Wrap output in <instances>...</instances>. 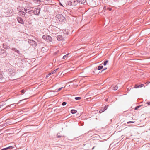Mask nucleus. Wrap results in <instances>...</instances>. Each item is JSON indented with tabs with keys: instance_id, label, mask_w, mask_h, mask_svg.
I'll return each instance as SVG.
<instances>
[{
	"instance_id": "nucleus-1",
	"label": "nucleus",
	"mask_w": 150,
	"mask_h": 150,
	"mask_svg": "<svg viewBox=\"0 0 150 150\" xmlns=\"http://www.w3.org/2000/svg\"><path fill=\"white\" fill-rule=\"evenodd\" d=\"M65 17L62 14L57 15V22H62L65 20Z\"/></svg>"
},
{
	"instance_id": "nucleus-2",
	"label": "nucleus",
	"mask_w": 150,
	"mask_h": 150,
	"mask_svg": "<svg viewBox=\"0 0 150 150\" xmlns=\"http://www.w3.org/2000/svg\"><path fill=\"white\" fill-rule=\"evenodd\" d=\"M42 38L45 41L50 42H51L52 40V38L50 36L47 35H45L42 36Z\"/></svg>"
},
{
	"instance_id": "nucleus-3",
	"label": "nucleus",
	"mask_w": 150,
	"mask_h": 150,
	"mask_svg": "<svg viewBox=\"0 0 150 150\" xmlns=\"http://www.w3.org/2000/svg\"><path fill=\"white\" fill-rule=\"evenodd\" d=\"M40 8H36L34 10H33L34 14L35 15H38L40 13Z\"/></svg>"
},
{
	"instance_id": "nucleus-4",
	"label": "nucleus",
	"mask_w": 150,
	"mask_h": 150,
	"mask_svg": "<svg viewBox=\"0 0 150 150\" xmlns=\"http://www.w3.org/2000/svg\"><path fill=\"white\" fill-rule=\"evenodd\" d=\"M28 42L30 45L34 47H36L37 45L36 42L34 40H29Z\"/></svg>"
},
{
	"instance_id": "nucleus-5",
	"label": "nucleus",
	"mask_w": 150,
	"mask_h": 150,
	"mask_svg": "<svg viewBox=\"0 0 150 150\" xmlns=\"http://www.w3.org/2000/svg\"><path fill=\"white\" fill-rule=\"evenodd\" d=\"M24 11L26 13L30 14V13L33 11V10L30 9L29 7H25Z\"/></svg>"
},
{
	"instance_id": "nucleus-6",
	"label": "nucleus",
	"mask_w": 150,
	"mask_h": 150,
	"mask_svg": "<svg viewBox=\"0 0 150 150\" xmlns=\"http://www.w3.org/2000/svg\"><path fill=\"white\" fill-rule=\"evenodd\" d=\"M17 19L18 22L22 24H23L24 23V21L20 17H18L17 18Z\"/></svg>"
},
{
	"instance_id": "nucleus-7",
	"label": "nucleus",
	"mask_w": 150,
	"mask_h": 150,
	"mask_svg": "<svg viewBox=\"0 0 150 150\" xmlns=\"http://www.w3.org/2000/svg\"><path fill=\"white\" fill-rule=\"evenodd\" d=\"M72 2V6H76L78 3V1H77V0H72L71 1Z\"/></svg>"
},
{
	"instance_id": "nucleus-8",
	"label": "nucleus",
	"mask_w": 150,
	"mask_h": 150,
	"mask_svg": "<svg viewBox=\"0 0 150 150\" xmlns=\"http://www.w3.org/2000/svg\"><path fill=\"white\" fill-rule=\"evenodd\" d=\"M5 81V79L2 75L0 74V83H4Z\"/></svg>"
},
{
	"instance_id": "nucleus-9",
	"label": "nucleus",
	"mask_w": 150,
	"mask_h": 150,
	"mask_svg": "<svg viewBox=\"0 0 150 150\" xmlns=\"http://www.w3.org/2000/svg\"><path fill=\"white\" fill-rule=\"evenodd\" d=\"M63 39V38L62 35H57V40L58 41H61Z\"/></svg>"
},
{
	"instance_id": "nucleus-10",
	"label": "nucleus",
	"mask_w": 150,
	"mask_h": 150,
	"mask_svg": "<svg viewBox=\"0 0 150 150\" xmlns=\"http://www.w3.org/2000/svg\"><path fill=\"white\" fill-rule=\"evenodd\" d=\"M12 50L16 52L18 54H20V51H19L16 48H12Z\"/></svg>"
},
{
	"instance_id": "nucleus-11",
	"label": "nucleus",
	"mask_w": 150,
	"mask_h": 150,
	"mask_svg": "<svg viewBox=\"0 0 150 150\" xmlns=\"http://www.w3.org/2000/svg\"><path fill=\"white\" fill-rule=\"evenodd\" d=\"M72 2L71 1H69L67 2V5L68 6H72Z\"/></svg>"
},
{
	"instance_id": "nucleus-12",
	"label": "nucleus",
	"mask_w": 150,
	"mask_h": 150,
	"mask_svg": "<svg viewBox=\"0 0 150 150\" xmlns=\"http://www.w3.org/2000/svg\"><path fill=\"white\" fill-rule=\"evenodd\" d=\"M86 0H77V1L79 3H80L81 4L84 3L86 1Z\"/></svg>"
},
{
	"instance_id": "nucleus-13",
	"label": "nucleus",
	"mask_w": 150,
	"mask_h": 150,
	"mask_svg": "<svg viewBox=\"0 0 150 150\" xmlns=\"http://www.w3.org/2000/svg\"><path fill=\"white\" fill-rule=\"evenodd\" d=\"M118 87L117 85H115L112 87V89L114 90H116L117 89Z\"/></svg>"
},
{
	"instance_id": "nucleus-14",
	"label": "nucleus",
	"mask_w": 150,
	"mask_h": 150,
	"mask_svg": "<svg viewBox=\"0 0 150 150\" xmlns=\"http://www.w3.org/2000/svg\"><path fill=\"white\" fill-rule=\"evenodd\" d=\"M77 112V111L76 110L74 109L71 110V112L73 114L76 113Z\"/></svg>"
},
{
	"instance_id": "nucleus-15",
	"label": "nucleus",
	"mask_w": 150,
	"mask_h": 150,
	"mask_svg": "<svg viewBox=\"0 0 150 150\" xmlns=\"http://www.w3.org/2000/svg\"><path fill=\"white\" fill-rule=\"evenodd\" d=\"M103 66L102 65H100L98 66L97 68V70H101L103 68Z\"/></svg>"
},
{
	"instance_id": "nucleus-16",
	"label": "nucleus",
	"mask_w": 150,
	"mask_h": 150,
	"mask_svg": "<svg viewBox=\"0 0 150 150\" xmlns=\"http://www.w3.org/2000/svg\"><path fill=\"white\" fill-rule=\"evenodd\" d=\"M56 72V69L53 71L51 73H49L48 74V75L49 76L50 75L52 74H54V73H55Z\"/></svg>"
},
{
	"instance_id": "nucleus-17",
	"label": "nucleus",
	"mask_w": 150,
	"mask_h": 150,
	"mask_svg": "<svg viewBox=\"0 0 150 150\" xmlns=\"http://www.w3.org/2000/svg\"><path fill=\"white\" fill-rule=\"evenodd\" d=\"M69 54V53H68V54H67L66 55L64 56L63 57V59H66L67 58V57H68V55Z\"/></svg>"
},
{
	"instance_id": "nucleus-18",
	"label": "nucleus",
	"mask_w": 150,
	"mask_h": 150,
	"mask_svg": "<svg viewBox=\"0 0 150 150\" xmlns=\"http://www.w3.org/2000/svg\"><path fill=\"white\" fill-rule=\"evenodd\" d=\"M14 104H11L9 105L6 106L5 108H7L8 107H10L11 106H12L13 107H14V106H15V105L14 106Z\"/></svg>"
},
{
	"instance_id": "nucleus-19",
	"label": "nucleus",
	"mask_w": 150,
	"mask_h": 150,
	"mask_svg": "<svg viewBox=\"0 0 150 150\" xmlns=\"http://www.w3.org/2000/svg\"><path fill=\"white\" fill-rule=\"evenodd\" d=\"M65 86L64 87H62L61 88H59L58 89H57V93L59 91H60L61 90H62V89L63 88H65Z\"/></svg>"
},
{
	"instance_id": "nucleus-20",
	"label": "nucleus",
	"mask_w": 150,
	"mask_h": 150,
	"mask_svg": "<svg viewBox=\"0 0 150 150\" xmlns=\"http://www.w3.org/2000/svg\"><path fill=\"white\" fill-rule=\"evenodd\" d=\"M13 148V147L12 146H9L5 148V149H6V150H7L8 149H12Z\"/></svg>"
},
{
	"instance_id": "nucleus-21",
	"label": "nucleus",
	"mask_w": 150,
	"mask_h": 150,
	"mask_svg": "<svg viewBox=\"0 0 150 150\" xmlns=\"http://www.w3.org/2000/svg\"><path fill=\"white\" fill-rule=\"evenodd\" d=\"M20 13L23 15L25 16L26 13L23 11H21L20 12Z\"/></svg>"
},
{
	"instance_id": "nucleus-22",
	"label": "nucleus",
	"mask_w": 150,
	"mask_h": 150,
	"mask_svg": "<svg viewBox=\"0 0 150 150\" xmlns=\"http://www.w3.org/2000/svg\"><path fill=\"white\" fill-rule=\"evenodd\" d=\"M108 108V106L107 105H106L104 108V111H105L107 110Z\"/></svg>"
},
{
	"instance_id": "nucleus-23",
	"label": "nucleus",
	"mask_w": 150,
	"mask_h": 150,
	"mask_svg": "<svg viewBox=\"0 0 150 150\" xmlns=\"http://www.w3.org/2000/svg\"><path fill=\"white\" fill-rule=\"evenodd\" d=\"M108 60H106L104 61L103 64L104 65H106L107 64V63H108Z\"/></svg>"
},
{
	"instance_id": "nucleus-24",
	"label": "nucleus",
	"mask_w": 150,
	"mask_h": 150,
	"mask_svg": "<svg viewBox=\"0 0 150 150\" xmlns=\"http://www.w3.org/2000/svg\"><path fill=\"white\" fill-rule=\"evenodd\" d=\"M75 99L77 100H80L81 99V98L80 97H76L75 98Z\"/></svg>"
},
{
	"instance_id": "nucleus-25",
	"label": "nucleus",
	"mask_w": 150,
	"mask_h": 150,
	"mask_svg": "<svg viewBox=\"0 0 150 150\" xmlns=\"http://www.w3.org/2000/svg\"><path fill=\"white\" fill-rule=\"evenodd\" d=\"M144 86V85L143 84H140L139 85V88H141L142 87H143Z\"/></svg>"
},
{
	"instance_id": "nucleus-26",
	"label": "nucleus",
	"mask_w": 150,
	"mask_h": 150,
	"mask_svg": "<svg viewBox=\"0 0 150 150\" xmlns=\"http://www.w3.org/2000/svg\"><path fill=\"white\" fill-rule=\"evenodd\" d=\"M134 88H139V85H138L137 84L135 85L134 86Z\"/></svg>"
},
{
	"instance_id": "nucleus-27",
	"label": "nucleus",
	"mask_w": 150,
	"mask_h": 150,
	"mask_svg": "<svg viewBox=\"0 0 150 150\" xmlns=\"http://www.w3.org/2000/svg\"><path fill=\"white\" fill-rule=\"evenodd\" d=\"M134 122H134V121H129V122H127V123L129 124L131 123H134Z\"/></svg>"
},
{
	"instance_id": "nucleus-28",
	"label": "nucleus",
	"mask_w": 150,
	"mask_h": 150,
	"mask_svg": "<svg viewBox=\"0 0 150 150\" xmlns=\"http://www.w3.org/2000/svg\"><path fill=\"white\" fill-rule=\"evenodd\" d=\"M67 104L66 102H64L62 103V105L63 106H64L65 105Z\"/></svg>"
},
{
	"instance_id": "nucleus-29",
	"label": "nucleus",
	"mask_w": 150,
	"mask_h": 150,
	"mask_svg": "<svg viewBox=\"0 0 150 150\" xmlns=\"http://www.w3.org/2000/svg\"><path fill=\"white\" fill-rule=\"evenodd\" d=\"M139 107H140L139 106H137L135 108V110H137L138 109V108H139Z\"/></svg>"
},
{
	"instance_id": "nucleus-30",
	"label": "nucleus",
	"mask_w": 150,
	"mask_h": 150,
	"mask_svg": "<svg viewBox=\"0 0 150 150\" xmlns=\"http://www.w3.org/2000/svg\"><path fill=\"white\" fill-rule=\"evenodd\" d=\"M104 111V110H102V109H101L99 111V112L100 113H101L103 112L104 111Z\"/></svg>"
},
{
	"instance_id": "nucleus-31",
	"label": "nucleus",
	"mask_w": 150,
	"mask_h": 150,
	"mask_svg": "<svg viewBox=\"0 0 150 150\" xmlns=\"http://www.w3.org/2000/svg\"><path fill=\"white\" fill-rule=\"evenodd\" d=\"M107 9L108 10H109L110 11L112 10V8H108Z\"/></svg>"
},
{
	"instance_id": "nucleus-32",
	"label": "nucleus",
	"mask_w": 150,
	"mask_h": 150,
	"mask_svg": "<svg viewBox=\"0 0 150 150\" xmlns=\"http://www.w3.org/2000/svg\"><path fill=\"white\" fill-rule=\"evenodd\" d=\"M21 92L22 93H24V90H21Z\"/></svg>"
},
{
	"instance_id": "nucleus-33",
	"label": "nucleus",
	"mask_w": 150,
	"mask_h": 150,
	"mask_svg": "<svg viewBox=\"0 0 150 150\" xmlns=\"http://www.w3.org/2000/svg\"><path fill=\"white\" fill-rule=\"evenodd\" d=\"M107 69V68H105L101 72V73L102 72H103V71H104V70H106V69Z\"/></svg>"
},
{
	"instance_id": "nucleus-34",
	"label": "nucleus",
	"mask_w": 150,
	"mask_h": 150,
	"mask_svg": "<svg viewBox=\"0 0 150 150\" xmlns=\"http://www.w3.org/2000/svg\"><path fill=\"white\" fill-rule=\"evenodd\" d=\"M59 1V4H60L61 6H63H63L62 4H61L60 2H59V1Z\"/></svg>"
},
{
	"instance_id": "nucleus-35",
	"label": "nucleus",
	"mask_w": 150,
	"mask_h": 150,
	"mask_svg": "<svg viewBox=\"0 0 150 150\" xmlns=\"http://www.w3.org/2000/svg\"><path fill=\"white\" fill-rule=\"evenodd\" d=\"M5 105V104H3L2 105H0V108H1L4 105Z\"/></svg>"
},
{
	"instance_id": "nucleus-36",
	"label": "nucleus",
	"mask_w": 150,
	"mask_h": 150,
	"mask_svg": "<svg viewBox=\"0 0 150 150\" xmlns=\"http://www.w3.org/2000/svg\"><path fill=\"white\" fill-rule=\"evenodd\" d=\"M147 103L148 104V105H150V101L149 102H147Z\"/></svg>"
},
{
	"instance_id": "nucleus-37",
	"label": "nucleus",
	"mask_w": 150,
	"mask_h": 150,
	"mask_svg": "<svg viewBox=\"0 0 150 150\" xmlns=\"http://www.w3.org/2000/svg\"><path fill=\"white\" fill-rule=\"evenodd\" d=\"M60 137H61V136H60L58 135H57V137L60 138Z\"/></svg>"
},
{
	"instance_id": "nucleus-38",
	"label": "nucleus",
	"mask_w": 150,
	"mask_h": 150,
	"mask_svg": "<svg viewBox=\"0 0 150 150\" xmlns=\"http://www.w3.org/2000/svg\"><path fill=\"white\" fill-rule=\"evenodd\" d=\"M49 76L48 75V74H47V75H46V78H47V77H48Z\"/></svg>"
},
{
	"instance_id": "nucleus-39",
	"label": "nucleus",
	"mask_w": 150,
	"mask_h": 150,
	"mask_svg": "<svg viewBox=\"0 0 150 150\" xmlns=\"http://www.w3.org/2000/svg\"><path fill=\"white\" fill-rule=\"evenodd\" d=\"M1 150H6V149H5V148H4L1 149Z\"/></svg>"
},
{
	"instance_id": "nucleus-40",
	"label": "nucleus",
	"mask_w": 150,
	"mask_h": 150,
	"mask_svg": "<svg viewBox=\"0 0 150 150\" xmlns=\"http://www.w3.org/2000/svg\"><path fill=\"white\" fill-rule=\"evenodd\" d=\"M115 1H118V0H114Z\"/></svg>"
},
{
	"instance_id": "nucleus-41",
	"label": "nucleus",
	"mask_w": 150,
	"mask_h": 150,
	"mask_svg": "<svg viewBox=\"0 0 150 150\" xmlns=\"http://www.w3.org/2000/svg\"><path fill=\"white\" fill-rule=\"evenodd\" d=\"M105 8H105V6L104 7L103 9Z\"/></svg>"
},
{
	"instance_id": "nucleus-42",
	"label": "nucleus",
	"mask_w": 150,
	"mask_h": 150,
	"mask_svg": "<svg viewBox=\"0 0 150 150\" xmlns=\"http://www.w3.org/2000/svg\"><path fill=\"white\" fill-rule=\"evenodd\" d=\"M93 72L94 74L95 73V71H93Z\"/></svg>"
},
{
	"instance_id": "nucleus-43",
	"label": "nucleus",
	"mask_w": 150,
	"mask_h": 150,
	"mask_svg": "<svg viewBox=\"0 0 150 150\" xmlns=\"http://www.w3.org/2000/svg\"><path fill=\"white\" fill-rule=\"evenodd\" d=\"M58 68H57V70H58Z\"/></svg>"
},
{
	"instance_id": "nucleus-44",
	"label": "nucleus",
	"mask_w": 150,
	"mask_h": 150,
	"mask_svg": "<svg viewBox=\"0 0 150 150\" xmlns=\"http://www.w3.org/2000/svg\"><path fill=\"white\" fill-rule=\"evenodd\" d=\"M150 83V82H149V83H148V84Z\"/></svg>"
},
{
	"instance_id": "nucleus-45",
	"label": "nucleus",
	"mask_w": 150,
	"mask_h": 150,
	"mask_svg": "<svg viewBox=\"0 0 150 150\" xmlns=\"http://www.w3.org/2000/svg\"><path fill=\"white\" fill-rule=\"evenodd\" d=\"M104 110V108H103V110Z\"/></svg>"
},
{
	"instance_id": "nucleus-46",
	"label": "nucleus",
	"mask_w": 150,
	"mask_h": 150,
	"mask_svg": "<svg viewBox=\"0 0 150 150\" xmlns=\"http://www.w3.org/2000/svg\"><path fill=\"white\" fill-rule=\"evenodd\" d=\"M59 74H59H58V75Z\"/></svg>"
}]
</instances>
